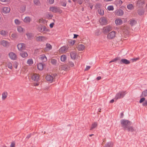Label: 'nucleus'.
<instances>
[{
  "label": "nucleus",
  "mask_w": 147,
  "mask_h": 147,
  "mask_svg": "<svg viewBox=\"0 0 147 147\" xmlns=\"http://www.w3.org/2000/svg\"><path fill=\"white\" fill-rule=\"evenodd\" d=\"M131 122L128 120L125 119H121V126L124 130H125L128 127L131 125Z\"/></svg>",
  "instance_id": "1"
},
{
  "label": "nucleus",
  "mask_w": 147,
  "mask_h": 147,
  "mask_svg": "<svg viewBox=\"0 0 147 147\" xmlns=\"http://www.w3.org/2000/svg\"><path fill=\"white\" fill-rule=\"evenodd\" d=\"M49 11L53 13H57L60 14L62 12V10L59 7L57 6H51L49 8Z\"/></svg>",
  "instance_id": "2"
},
{
  "label": "nucleus",
  "mask_w": 147,
  "mask_h": 147,
  "mask_svg": "<svg viewBox=\"0 0 147 147\" xmlns=\"http://www.w3.org/2000/svg\"><path fill=\"white\" fill-rule=\"evenodd\" d=\"M139 59L138 57L134 58L131 59L130 61L126 59H123L121 60V63L126 64H129L136 62V61L138 60Z\"/></svg>",
  "instance_id": "3"
},
{
  "label": "nucleus",
  "mask_w": 147,
  "mask_h": 147,
  "mask_svg": "<svg viewBox=\"0 0 147 147\" xmlns=\"http://www.w3.org/2000/svg\"><path fill=\"white\" fill-rule=\"evenodd\" d=\"M126 93V91H119L116 94L114 99L117 100L118 99L122 98L124 97Z\"/></svg>",
  "instance_id": "4"
},
{
  "label": "nucleus",
  "mask_w": 147,
  "mask_h": 147,
  "mask_svg": "<svg viewBox=\"0 0 147 147\" xmlns=\"http://www.w3.org/2000/svg\"><path fill=\"white\" fill-rule=\"evenodd\" d=\"M71 58L73 59H80V57L78 56L77 53L74 51L71 52L70 53Z\"/></svg>",
  "instance_id": "5"
},
{
  "label": "nucleus",
  "mask_w": 147,
  "mask_h": 147,
  "mask_svg": "<svg viewBox=\"0 0 147 147\" xmlns=\"http://www.w3.org/2000/svg\"><path fill=\"white\" fill-rule=\"evenodd\" d=\"M69 48L68 46L62 47L59 49V52L60 54L65 53L67 52Z\"/></svg>",
  "instance_id": "6"
},
{
  "label": "nucleus",
  "mask_w": 147,
  "mask_h": 147,
  "mask_svg": "<svg viewBox=\"0 0 147 147\" xmlns=\"http://www.w3.org/2000/svg\"><path fill=\"white\" fill-rule=\"evenodd\" d=\"M31 79L34 81L38 82L40 79V75L37 74H33L31 77Z\"/></svg>",
  "instance_id": "7"
},
{
  "label": "nucleus",
  "mask_w": 147,
  "mask_h": 147,
  "mask_svg": "<svg viewBox=\"0 0 147 147\" xmlns=\"http://www.w3.org/2000/svg\"><path fill=\"white\" fill-rule=\"evenodd\" d=\"M38 30L40 32L46 33L49 32V30L44 26H41L38 28Z\"/></svg>",
  "instance_id": "8"
},
{
  "label": "nucleus",
  "mask_w": 147,
  "mask_h": 147,
  "mask_svg": "<svg viewBox=\"0 0 147 147\" xmlns=\"http://www.w3.org/2000/svg\"><path fill=\"white\" fill-rule=\"evenodd\" d=\"M99 23L102 25H105L107 24L108 20L107 18L105 17L101 18L99 20Z\"/></svg>",
  "instance_id": "9"
},
{
  "label": "nucleus",
  "mask_w": 147,
  "mask_h": 147,
  "mask_svg": "<svg viewBox=\"0 0 147 147\" xmlns=\"http://www.w3.org/2000/svg\"><path fill=\"white\" fill-rule=\"evenodd\" d=\"M0 45L5 47H7L9 46L10 42L5 40H2L0 41Z\"/></svg>",
  "instance_id": "10"
},
{
  "label": "nucleus",
  "mask_w": 147,
  "mask_h": 147,
  "mask_svg": "<svg viewBox=\"0 0 147 147\" xmlns=\"http://www.w3.org/2000/svg\"><path fill=\"white\" fill-rule=\"evenodd\" d=\"M17 47L18 50L20 51L25 50L26 48L25 44L21 43L18 44Z\"/></svg>",
  "instance_id": "11"
},
{
  "label": "nucleus",
  "mask_w": 147,
  "mask_h": 147,
  "mask_svg": "<svg viewBox=\"0 0 147 147\" xmlns=\"http://www.w3.org/2000/svg\"><path fill=\"white\" fill-rule=\"evenodd\" d=\"M116 33L114 31H112L109 33L107 35V38L109 39H112L115 37Z\"/></svg>",
  "instance_id": "12"
},
{
  "label": "nucleus",
  "mask_w": 147,
  "mask_h": 147,
  "mask_svg": "<svg viewBox=\"0 0 147 147\" xmlns=\"http://www.w3.org/2000/svg\"><path fill=\"white\" fill-rule=\"evenodd\" d=\"M39 59V61L41 62L40 64H42V62H46L47 60V58L44 55H42L40 56Z\"/></svg>",
  "instance_id": "13"
},
{
  "label": "nucleus",
  "mask_w": 147,
  "mask_h": 147,
  "mask_svg": "<svg viewBox=\"0 0 147 147\" xmlns=\"http://www.w3.org/2000/svg\"><path fill=\"white\" fill-rule=\"evenodd\" d=\"M10 10V9L9 7H3L2 8V12L4 14H7L9 12Z\"/></svg>",
  "instance_id": "14"
},
{
  "label": "nucleus",
  "mask_w": 147,
  "mask_h": 147,
  "mask_svg": "<svg viewBox=\"0 0 147 147\" xmlns=\"http://www.w3.org/2000/svg\"><path fill=\"white\" fill-rule=\"evenodd\" d=\"M9 56L11 59L15 60L17 58V56L16 54L13 52H10L9 54Z\"/></svg>",
  "instance_id": "15"
},
{
  "label": "nucleus",
  "mask_w": 147,
  "mask_h": 147,
  "mask_svg": "<svg viewBox=\"0 0 147 147\" xmlns=\"http://www.w3.org/2000/svg\"><path fill=\"white\" fill-rule=\"evenodd\" d=\"M36 40L38 41H44L47 39L44 36H36Z\"/></svg>",
  "instance_id": "16"
},
{
  "label": "nucleus",
  "mask_w": 147,
  "mask_h": 147,
  "mask_svg": "<svg viewBox=\"0 0 147 147\" xmlns=\"http://www.w3.org/2000/svg\"><path fill=\"white\" fill-rule=\"evenodd\" d=\"M17 31L19 33L21 34H23L25 32V29L20 26L17 27Z\"/></svg>",
  "instance_id": "17"
},
{
  "label": "nucleus",
  "mask_w": 147,
  "mask_h": 147,
  "mask_svg": "<svg viewBox=\"0 0 147 147\" xmlns=\"http://www.w3.org/2000/svg\"><path fill=\"white\" fill-rule=\"evenodd\" d=\"M112 27L110 26H107L104 27L103 28V30L104 32H107L110 31L112 30Z\"/></svg>",
  "instance_id": "18"
},
{
  "label": "nucleus",
  "mask_w": 147,
  "mask_h": 147,
  "mask_svg": "<svg viewBox=\"0 0 147 147\" xmlns=\"http://www.w3.org/2000/svg\"><path fill=\"white\" fill-rule=\"evenodd\" d=\"M32 18L29 16H26L23 20V22L27 24H29L32 21Z\"/></svg>",
  "instance_id": "19"
},
{
  "label": "nucleus",
  "mask_w": 147,
  "mask_h": 147,
  "mask_svg": "<svg viewBox=\"0 0 147 147\" xmlns=\"http://www.w3.org/2000/svg\"><path fill=\"white\" fill-rule=\"evenodd\" d=\"M115 15L118 16H122L124 13L123 11L121 9H118L116 10L115 11Z\"/></svg>",
  "instance_id": "20"
},
{
  "label": "nucleus",
  "mask_w": 147,
  "mask_h": 147,
  "mask_svg": "<svg viewBox=\"0 0 147 147\" xmlns=\"http://www.w3.org/2000/svg\"><path fill=\"white\" fill-rule=\"evenodd\" d=\"M46 80L50 82H52L54 80L53 77L51 75H48L46 76Z\"/></svg>",
  "instance_id": "21"
},
{
  "label": "nucleus",
  "mask_w": 147,
  "mask_h": 147,
  "mask_svg": "<svg viewBox=\"0 0 147 147\" xmlns=\"http://www.w3.org/2000/svg\"><path fill=\"white\" fill-rule=\"evenodd\" d=\"M115 23L117 25H119L122 24L123 23L122 20L120 18H118L115 20Z\"/></svg>",
  "instance_id": "22"
},
{
  "label": "nucleus",
  "mask_w": 147,
  "mask_h": 147,
  "mask_svg": "<svg viewBox=\"0 0 147 147\" xmlns=\"http://www.w3.org/2000/svg\"><path fill=\"white\" fill-rule=\"evenodd\" d=\"M77 49L79 51H83L85 49V46L82 44L78 45L77 47Z\"/></svg>",
  "instance_id": "23"
},
{
  "label": "nucleus",
  "mask_w": 147,
  "mask_h": 147,
  "mask_svg": "<svg viewBox=\"0 0 147 147\" xmlns=\"http://www.w3.org/2000/svg\"><path fill=\"white\" fill-rule=\"evenodd\" d=\"M67 65H61L59 66V70L62 71L63 70L66 71L67 69Z\"/></svg>",
  "instance_id": "24"
},
{
  "label": "nucleus",
  "mask_w": 147,
  "mask_h": 147,
  "mask_svg": "<svg viewBox=\"0 0 147 147\" xmlns=\"http://www.w3.org/2000/svg\"><path fill=\"white\" fill-rule=\"evenodd\" d=\"M128 132H131L134 131H136V129L134 128L132 126H129L126 129Z\"/></svg>",
  "instance_id": "25"
},
{
  "label": "nucleus",
  "mask_w": 147,
  "mask_h": 147,
  "mask_svg": "<svg viewBox=\"0 0 147 147\" xmlns=\"http://www.w3.org/2000/svg\"><path fill=\"white\" fill-rule=\"evenodd\" d=\"M26 8V6L24 5H21L20 8V11L21 13L24 12Z\"/></svg>",
  "instance_id": "26"
},
{
  "label": "nucleus",
  "mask_w": 147,
  "mask_h": 147,
  "mask_svg": "<svg viewBox=\"0 0 147 147\" xmlns=\"http://www.w3.org/2000/svg\"><path fill=\"white\" fill-rule=\"evenodd\" d=\"M97 125L98 124L96 122H94L92 123L90 129V130H92L93 129L96 127H97Z\"/></svg>",
  "instance_id": "27"
},
{
  "label": "nucleus",
  "mask_w": 147,
  "mask_h": 147,
  "mask_svg": "<svg viewBox=\"0 0 147 147\" xmlns=\"http://www.w3.org/2000/svg\"><path fill=\"white\" fill-rule=\"evenodd\" d=\"M144 13V10L142 8H140L138 10V13L140 15H143Z\"/></svg>",
  "instance_id": "28"
},
{
  "label": "nucleus",
  "mask_w": 147,
  "mask_h": 147,
  "mask_svg": "<svg viewBox=\"0 0 147 147\" xmlns=\"http://www.w3.org/2000/svg\"><path fill=\"white\" fill-rule=\"evenodd\" d=\"M129 21L130 25L132 26L135 25L137 23V22L134 20H130Z\"/></svg>",
  "instance_id": "29"
},
{
  "label": "nucleus",
  "mask_w": 147,
  "mask_h": 147,
  "mask_svg": "<svg viewBox=\"0 0 147 147\" xmlns=\"http://www.w3.org/2000/svg\"><path fill=\"white\" fill-rule=\"evenodd\" d=\"M8 32L4 30H1L0 31V34L3 36H5L7 35Z\"/></svg>",
  "instance_id": "30"
},
{
  "label": "nucleus",
  "mask_w": 147,
  "mask_h": 147,
  "mask_svg": "<svg viewBox=\"0 0 147 147\" xmlns=\"http://www.w3.org/2000/svg\"><path fill=\"white\" fill-rule=\"evenodd\" d=\"M113 143L111 142H109L107 143L105 146L103 147H113Z\"/></svg>",
  "instance_id": "31"
},
{
  "label": "nucleus",
  "mask_w": 147,
  "mask_h": 147,
  "mask_svg": "<svg viewBox=\"0 0 147 147\" xmlns=\"http://www.w3.org/2000/svg\"><path fill=\"white\" fill-rule=\"evenodd\" d=\"M20 55L23 58H24L28 56V54L26 52H23L20 54Z\"/></svg>",
  "instance_id": "32"
},
{
  "label": "nucleus",
  "mask_w": 147,
  "mask_h": 147,
  "mask_svg": "<svg viewBox=\"0 0 147 147\" xmlns=\"http://www.w3.org/2000/svg\"><path fill=\"white\" fill-rule=\"evenodd\" d=\"M8 95L7 92H4L2 94V99L4 100L7 98Z\"/></svg>",
  "instance_id": "33"
},
{
  "label": "nucleus",
  "mask_w": 147,
  "mask_h": 147,
  "mask_svg": "<svg viewBox=\"0 0 147 147\" xmlns=\"http://www.w3.org/2000/svg\"><path fill=\"white\" fill-rule=\"evenodd\" d=\"M146 96H147V90H146L142 92V94L140 97H145Z\"/></svg>",
  "instance_id": "34"
},
{
  "label": "nucleus",
  "mask_w": 147,
  "mask_h": 147,
  "mask_svg": "<svg viewBox=\"0 0 147 147\" xmlns=\"http://www.w3.org/2000/svg\"><path fill=\"white\" fill-rule=\"evenodd\" d=\"M52 46L49 44L47 43L46 45V49L47 50H50L52 49Z\"/></svg>",
  "instance_id": "35"
},
{
  "label": "nucleus",
  "mask_w": 147,
  "mask_h": 147,
  "mask_svg": "<svg viewBox=\"0 0 147 147\" xmlns=\"http://www.w3.org/2000/svg\"><path fill=\"white\" fill-rule=\"evenodd\" d=\"M26 35L28 39H30L33 37V35L31 33L27 32L26 34Z\"/></svg>",
  "instance_id": "36"
},
{
  "label": "nucleus",
  "mask_w": 147,
  "mask_h": 147,
  "mask_svg": "<svg viewBox=\"0 0 147 147\" xmlns=\"http://www.w3.org/2000/svg\"><path fill=\"white\" fill-rule=\"evenodd\" d=\"M98 11V14L100 15L103 16L104 14V11L103 9H99Z\"/></svg>",
  "instance_id": "37"
},
{
  "label": "nucleus",
  "mask_w": 147,
  "mask_h": 147,
  "mask_svg": "<svg viewBox=\"0 0 147 147\" xmlns=\"http://www.w3.org/2000/svg\"><path fill=\"white\" fill-rule=\"evenodd\" d=\"M66 60V57L65 55H62L61 57V61L64 62Z\"/></svg>",
  "instance_id": "38"
},
{
  "label": "nucleus",
  "mask_w": 147,
  "mask_h": 147,
  "mask_svg": "<svg viewBox=\"0 0 147 147\" xmlns=\"http://www.w3.org/2000/svg\"><path fill=\"white\" fill-rule=\"evenodd\" d=\"M34 3L36 5L40 6V3L39 0H33Z\"/></svg>",
  "instance_id": "39"
},
{
  "label": "nucleus",
  "mask_w": 147,
  "mask_h": 147,
  "mask_svg": "<svg viewBox=\"0 0 147 147\" xmlns=\"http://www.w3.org/2000/svg\"><path fill=\"white\" fill-rule=\"evenodd\" d=\"M38 69L40 70L43 69L44 65H37Z\"/></svg>",
  "instance_id": "40"
},
{
  "label": "nucleus",
  "mask_w": 147,
  "mask_h": 147,
  "mask_svg": "<svg viewBox=\"0 0 147 147\" xmlns=\"http://www.w3.org/2000/svg\"><path fill=\"white\" fill-rule=\"evenodd\" d=\"M14 22L16 25H20L21 23V22L18 19H16L14 20Z\"/></svg>",
  "instance_id": "41"
},
{
  "label": "nucleus",
  "mask_w": 147,
  "mask_h": 147,
  "mask_svg": "<svg viewBox=\"0 0 147 147\" xmlns=\"http://www.w3.org/2000/svg\"><path fill=\"white\" fill-rule=\"evenodd\" d=\"M27 63L28 64H32L33 63V62L32 59H28L27 61Z\"/></svg>",
  "instance_id": "42"
},
{
  "label": "nucleus",
  "mask_w": 147,
  "mask_h": 147,
  "mask_svg": "<svg viewBox=\"0 0 147 147\" xmlns=\"http://www.w3.org/2000/svg\"><path fill=\"white\" fill-rule=\"evenodd\" d=\"M127 8L128 9L131 10L133 9L134 7L132 4H129L127 5Z\"/></svg>",
  "instance_id": "43"
},
{
  "label": "nucleus",
  "mask_w": 147,
  "mask_h": 147,
  "mask_svg": "<svg viewBox=\"0 0 147 147\" xmlns=\"http://www.w3.org/2000/svg\"><path fill=\"white\" fill-rule=\"evenodd\" d=\"M107 9L109 11H113L114 10V7L113 6H109L107 8Z\"/></svg>",
  "instance_id": "44"
},
{
  "label": "nucleus",
  "mask_w": 147,
  "mask_h": 147,
  "mask_svg": "<svg viewBox=\"0 0 147 147\" xmlns=\"http://www.w3.org/2000/svg\"><path fill=\"white\" fill-rule=\"evenodd\" d=\"M95 34L96 35H99L100 34V30L98 29H97L95 31Z\"/></svg>",
  "instance_id": "45"
},
{
  "label": "nucleus",
  "mask_w": 147,
  "mask_h": 147,
  "mask_svg": "<svg viewBox=\"0 0 147 147\" xmlns=\"http://www.w3.org/2000/svg\"><path fill=\"white\" fill-rule=\"evenodd\" d=\"M38 22L39 23H44L46 22V21L45 20L41 18L39 20Z\"/></svg>",
  "instance_id": "46"
},
{
  "label": "nucleus",
  "mask_w": 147,
  "mask_h": 147,
  "mask_svg": "<svg viewBox=\"0 0 147 147\" xmlns=\"http://www.w3.org/2000/svg\"><path fill=\"white\" fill-rule=\"evenodd\" d=\"M11 36L13 38L15 39L17 37V35L16 33H13L12 34Z\"/></svg>",
  "instance_id": "47"
},
{
  "label": "nucleus",
  "mask_w": 147,
  "mask_h": 147,
  "mask_svg": "<svg viewBox=\"0 0 147 147\" xmlns=\"http://www.w3.org/2000/svg\"><path fill=\"white\" fill-rule=\"evenodd\" d=\"M16 143L15 142L13 141L11 142L10 147H15Z\"/></svg>",
  "instance_id": "48"
},
{
  "label": "nucleus",
  "mask_w": 147,
  "mask_h": 147,
  "mask_svg": "<svg viewBox=\"0 0 147 147\" xmlns=\"http://www.w3.org/2000/svg\"><path fill=\"white\" fill-rule=\"evenodd\" d=\"M47 3L49 4H51L54 2V0H47Z\"/></svg>",
  "instance_id": "49"
},
{
  "label": "nucleus",
  "mask_w": 147,
  "mask_h": 147,
  "mask_svg": "<svg viewBox=\"0 0 147 147\" xmlns=\"http://www.w3.org/2000/svg\"><path fill=\"white\" fill-rule=\"evenodd\" d=\"M69 42L71 45H73L75 42L76 41L75 40H69Z\"/></svg>",
  "instance_id": "50"
},
{
  "label": "nucleus",
  "mask_w": 147,
  "mask_h": 147,
  "mask_svg": "<svg viewBox=\"0 0 147 147\" xmlns=\"http://www.w3.org/2000/svg\"><path fill=\"white\" fill-rule=\"evenodd\" d=\"M116 2L118 5H121L122 3V1L121 0H117L116 1Z\"/></svg>",
  "instance_id": "51"
},
{
  "label": "nucleus",
  "mask_w": 147,
  "mask_h": 147,
  "mask_svg": "<svg viewBox=\"0 0 147 147\" xmlns=\"http://www.w3.org/2000/svg\"><path fill=\"white\" fill-rule=\"evenodd\" d=\"M61 5L65 7L66 5V3L65 2H61L60 3Z\"/></svg>",
  "instance_id": "52"
},
{
  "label": "nucleus",
  "mask_w": 147,
  "mask_h": 147,
  "mask_svg": "<svg viewBox=\"0 0 147 147\" xmlns=\"http://www.w3.org/2000/svg\"><path fill=\"white\" fill-rule=\"evenodd\" d=\"M51 63L53 64H55L56 63V61L54 59H52L51 61Z\"/></svg>",
  "instance_id": "53"
},
{
  "label": "nucleus",
  "mask_w": 147,
  "mask_h": 147,
  "mask_svg": "<svg viewBox=\"0 0 147 147\" xmlns=\"http://www.w3.org/2000/svg\"><path fill=\"white\" fill-rule=\"evenodd\" d=\"M145 98L143 97L141 98L139 101L140 103H142L144 101H145Z\"/></svg>",
  "instance_id": "54"
},
{
  "label": "nucleus",
  "mask_w": 147,
  "mask_h": 147,
  "mask_svg": "<svg viewBox=\"0 0 147 147\" xmlns=\"http://www.w3.org/2000/svg\"><path fill=\"white\" fill-rule=\"evenodd\" d=\"M90 67H91L89 66H86V68H85L84 70V71H88L90 69Z\"/></svg>",
  "instance_id": "55"
},
{
  "label": "nucleus",
  "mask_w": 147,
  "mask_h": 147,
  "mask_svg": "<svg viewBox=\"0 0 147 147\" xmlns=\"http://www.w3.org/2000/svg\"><path fill=\"white\" fill-rule=\"evenodd\" d=\"M118 60V58H116L114 59L113 60H112L110 61L109 62V63H111V62L116 61L117 60Z\"/></svg>",
  "instance_id": "56"
},
{
  "label": "nucleus",
  "mask_w": 147,
  "mask_h": 147,
  "mask_svg": "<svg viewBox=\"0 0 147 147\" xmlns=\"http://www.w3.org/2000/svg\"><path fill=\"white\" fill-rule=\"evenodd\" d=\"M39 82H38L34 83L33 84V85L34 86H37L39 85Z\"/></svg>",
  "instance_id": "57"
},
{
  "label": "nucleus",
  "mask_w": 147,
  "mask_h": 147,
  "mask_svg": "<svg viewBox=\"0 0 147 147\" xmlns=\"http://www.w3.org/2000/svg\"><path fill=\"white\" fill-rule=\"evenodd\" d=\"M76 2L79 4H81L83 3L82 0H77Z\"/></svg>",
  "instance_id": "58"
},
{
  "label": "nucleus",
  "mask_w": 147,
  "mask_h": 147,
  "mask_svg": "<svg viewBox=\"0 0 147 147\" xmlns=\"http://www.w3.org/2000/svg\"><path fill=\"white\" fill-rule=\"evenodd\" d=\"M142 105L143 106H147V100H145V101L143 103Z\"/></svg>",
  "instance_id": "59"
},
{
  "label": "nucleus",
  "mask_w": 147,
  "mask_h": 147,
  "mask_svg": "<svg viewBox=\"0 0 147 147\" xmlns=\"http://www.w3.org/2000/svg\"><path fill=\"white\" fill-rule=\"evenodd\" d=\"M53 17V15L51 14H50L49 13H48L47 15V17L48 18H51L52 17Z\"/></svg>",
  "instance_id": "60"
},
{
  "label": "nucleus",
  "mask_w": 147,
  "mask_h": 147,
  "mask_svg": "<svg viewBox=\"0 0 147 147\" xmlns=\"http://www.w3.org/2000/svg\"><path fill=\"white\" fill-rule=\"evenodd\" d=\"M10 0H0V2H7L9 1Z\"/></svg>",
  "instance_id": "61"
},
{
  "label": "nucleus",
  "mask_w": 147,
  "mask_h": 147,
  "mask_svg": "<svg viewBox=\"0 0 147 147\" xmlns=\"http://www.w3.org/2000/svg\"><path fill=\"white\" fill-rule=\"evenodd\" d=\"M7 67V66H6ZM7 67L9 69H11L12 68V65H7Z\"/></svg>",
  "instance_id": "62"
},
{
  "label": "nucleus",
  "mask_w": 147,
  "mask_h": 147,
  "mask_svg": "<svg viewBox=\"0 0 147 147\" xmlns=\"http://www.w3.org/2000/svg\"><path fill=\"white\" fill-rule=\"evenodd\" d=\"M57 75V74H52L51 76H52V77H53V79H54V80L55 79V77Z\"/></svg>",
  "instance_id": "63"
},
{
  "label": "nucleus",
  "mask_w": 147,
  "mask_h": 147,
  "mask_svg": "<svg viewBox=\"0 0 147 147\" xmlns=\"http://www.w3.org/2000/svg\"><path fill=\"white\" fill-rule=\"evenodd\" d=\"M54 25V23H52L49 26L51 28H52L53 27V26Z\"/></svg>",
  "instance_id": "64"
}]
</instances>
